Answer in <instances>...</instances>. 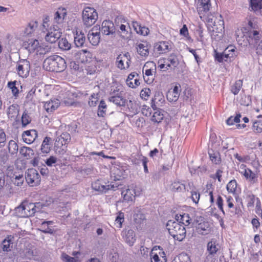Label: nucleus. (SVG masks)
Here are the masks:
<instances>
[{"mask_svg": "<svg viewBox=\"0 0 262 262\" xmlns=\"http://www.w3.org/2000/svg\"><path fill=\"white\" fill-rule=\"evenodd\" d=\"M67 67L65 60L59 55H54L47 58L43 63L45 70L50 72H61Z\"/></svg>", "mask_w": 262, "mask_h": 262, "instance_id": "f257e3e1", "label": "nucleus"}, {"mask_svg": "<svg viewBox=\"0 0 262 262\" xmlns=\"http://www.w3.org/2000/svg\"><path fill=\"white\" fill-rule=\"evenodd\" d=\"M208 29L212 32L213 35L222 34L224 31V21L222 15L208 14L205 19Z\"/></svg>", "mask_w": 262, "mask_h": 262, "instance_id": "f03ea898", "label": "nucleus"}, {"mask_svg": "<svg viewBox=\"0 0 262 262\" xmlns=\"http://www.w3.org/2000/svg\"><path fill=\"white\" fill-rule=\"evenodd\" d=\"M166 228L175 240L182 241L186 237V229L178 222L169 221L167 223Z\"/></svg>", "mask_w": 262, "mask_h": 262, "instance_id": "7ed1b4c3", "label": "nucleus"}, {"mask_svg": "<svg viewBox=\"0 0 262 262\" xmlns=\"http://www.w3.org/2000/svg\"><path fill=\"white\" fill-rule=\"evenodd\" d=\"M179 63L177 56L174 54H171L167 57L160 58L158 61V66L161 70L166 71L174 70Z\"/></svg>", "mask_w": 262, "mask_h": 262, "instance_id": "20e7f679", "label": "nucleus"}, {"mask_svg": "<svg viewBox=\"0 0 262 262\" xmlns=\"http://www.w3.org/2000/svg\"><path fill=\"white\" fill-rule=\"evenodd\" d=\"M37 211V207L34 203L28 201L23 202L15 208V213L20 217H28L33 216Z\"/></svg>", "mask_w": 262, "mask_h": 262, "instance_id": "39448f33", "label": "nucleus"}, {"mask_svg": "<svg viewBox=\"0 0 262 262\" xmlns=\"http://www.w3.org/2000/svg\"><path fill=\"white\" fill-rule=\"evenodd\" d=\"M98 18V13L93 7H86L82 12V22L86 27H90L95 24Z\"/></svg>", "mask_w": 262, "mask_h": 262, "instance_id": "423d86ee", "label": "nucleus"}, {"mask_svg": "<svg viewBox=\"0 0 262 262\" xmlns=\"http://www.w3.org/2000/svg\"><path fill=\"white\" fill-rule=\"evenodd\" d=\"M27 49L31 53H36L37 55H45L48 53L50 48L43 43H40L37 39H31L28 41Z\"/></svg>", "mask_w": 262, "mask_h": 262, "instance_id": "0eeeda50", "label": "nucleus"}, {"mask_svg": "<svg viewBox=\"0 0 262 262\" xmlns=\"http://www.w3.org/2000/svg\"><path fill=\"white\" fill-rule=\"evenodd\" d=\"M214 52L215 60L219 62L230 61L236 56V48L233 46L227 47L222 53L217 52L216 50H214Z\"/></svg>", "mask_w": 262, "mask_h": 262, "instance_id": "6e6552de", "label": "nucleus"}, {"mask_svg": "<svg viewBox=\"0 0 262 262\" xmlns=\"http://www.w3.org/2000/svg\"><path fill=\"white\" fill-rule=\"evenodd\" d=\"M235 33L237 41H239V38L244 37L247 38L249 42L253 40L257 41L260 39L259 31L255 30H249L245 27L237 29Z\"/></svg>", "mask_w": 262, "mask_h": 262, "instance_id": "1a4fd4ad", "label": "nucleus"}, {"mask_svg": "<svg viewBox=\"0 0 262 262\" xmlns=\"http://www.w3.org/2000/svg\"><path fill=\"white\" fill-rule=\"evenodd\" d=\"M71 140V137L69 133L67 132L62 133L55 140V147L56 149L59 152H65Z\"/></svg>", "mask_w": 262, "mask_h": 262, "instance_id": "9d476101", "label": "nucleus"}, {"mask_svg": "<svg viewBox=\"0 0 262 262\" xmlns=\"http://www.w3.org/2000/svg\"><path fill=\"white\" fill-rule=\"evenodd\" d=\"M45 30L47 32L45 36V39L47 42L51 43H55L58 40L62 33L60 29L55 24L52 25Z\"/></svg>", "mask_w": 262, "mask_h": 262, "instance_id": "9b49d317", "label": "nucleus"}, {"mask_svg": "<svg viewBox=\"0 0 262 262\" xmlns=\"http://www.w3.org/2000/svg\"><path fill=\"white\" fill-rule=\"evenodd\" d=\"M25 178L28 184L32 187L38 185L40 182V175L37 170L34 168H30L27 170Z\"/></svg>", "mask_w": 262, "mask_h": 262, "instance_id": "f8f14e48", "label": "nucleus"}, {"mask_svg": "<svg viewBox=\"0 0 262 262\" xmlns=\"http://www.w3.org/2000/svg\"><path fill=\"white\" fill-rule=\"evenodd\" d=\"M172 48V42L170 41H159L154 44V51L159 55L169 52Z\"/></svg>", "mask_w": 262, "mask_h": 262, "instance_id": "ddd939ff", "label": "nucleus"}, {"mask_svg": "<svg viewBox=\"0 0 262 262\" xmlns=\"http://www.w3.org/2000/svg\"><path fill=\"white\" fill-rule=\"evenodd\" d=\"M30 70V64L29 61L22 60L17 62L16 71L19 77H27L29 74Z\"/></svg>", "mask_w": 262, "mask_h": 262, "instance_id": "4468645a", "label": "nucleus"}, {"mask_svg": "<svg viewBox=\"0 0 262 262\" xmlns=\"http://www.w3.org/2000/svg\"><path fill=\"white\" fill-rule=\"evenodd\" d=\"M239 172L244 176L245 179L251 183L255 184L257 182V174L253 172L250 169L247 168L244 164H242L239 166Z\"/></svg>", "mask_w": 262, "mask_h": 262, "instance_id": "2eb2a0df", "label": "nucleus"}, {"mask_svg": "<svg viewBox=\"0 0 262 262\" xmlns=\"http://www.w3.org/2000/svg\"><path fill=\"white\" fill-rule=\"evenodd\" d=\"M130 56L129 53L120 54L116 59L117 67L121 70L129 68L130 64Z\"/></svg>", "mask_w": 262, "mask_h": 262, "instance_id": "dca6fc26", "label": "nucleus"}, {"mask_svg": "<svg viewBox=\"0 0 262 262\" xmlns=\"http://www.w3.org/2000/svg\"><path fill=\"white\" fill-rule=\"evenodd\" d=\"M74 58L78 62L88 63L92 59V54L87 50H81L74 54Z\"/></svg>", "mask_w": 262, "mask_h": 262, "instance_id": "f3484780", "label": "nucleus"}, {"mask_svg": "<svg viewBox=\"0 0 262 262\" xmlns=\"http://www.w3.org/2000/svg\"><path fill=\"white\" fill-rule=\"evenodd\" d=\"M151 262H166L165 254L162 249L153 248L150 254Z\"/></svg>", "mask_w": 262, "mask_h": 262, "instance_id": "a211bd4d", "label": "nucleus"}, {"mask_svg": "<svg viewBox=\"0 0 262 262\" xmlns=\"http://www.w3.org/2000/svg\"><path fill=\"white\" fill-rule=\"evenodd\" d=\"M67 10L66 8L60 7L57 9L54 15V24L60 25L64 22L67 15Z\"/></svg>", "mask_w": 262, "mask_h": 262, "instance_id": "6ab92c4d", "label": "nucleus"}, {"mask_svg": "<svg viewBox=\"0 0 262 262\" xmlns=\"http://www.w3.org/2000/svg\"><path fill=\"white\" fill-rule=\"evenodd\" d=\"M88 38L90 42L93 46H97L100 40V33L99 29L94 27L89 32Z\"/></svg>", "mask_w": 262, "mask_h": 262, "instance_id": "aec40b11", "label": "nucleus"}, {"mask_svg": "<svg viewBox=\"0 0 262 262\" xmlns=\"http://www.w3.org/2000/svg\"><path fill=\"white\" fill-rule=\"evenodd\" d=\"M211 4L210 0H198L196 9L201 19L202 18V15L208 12L211 8Z\"/></svg>", "mask_w": 262, "mask_h": 262, "instance_id": "412c9836", "label": "nucleus"}, {"mask_svg": "<svg viewBox=\"0 0 262 262\" xmlns=\"http://www.w3.org/2000/svg\"><path fill=\"white\" fill-rule=\"evenodd\" d=\"M196 231L200 234L206 235L211 231V227L208 222L201 220L195 227Z\"/></svg>", "mask_w": 262, "mask_h": 262, "instance_id": "4be33fe9", "label": "nucleus"}, {"mask_svg": "<svg viewBox=\"0 0 262 262\" xmlns=\"http://www.w3.org/2000/svg\"><path fill=\"white\" fill-rule=\"evenodd\" d=\"M112 187L110 185H106L104 181L99 179L92 183V189L101 193L106 192Z\"/></svg>", "mask_w": 262, "mask_h": 262, "instance_id": "5701e85b", "label": "nucleus"}, {"mask_svg": "<svg viewBox=\"0 0 262 262\" xmlns=\"http://www.w3.org/2000/svg\"><path fill=\"white\" fill-rule=\"evenodd\" d=\"M121 235L123 238L129 246H133L136 240L135 233L134 231L131 229H124L122 231Z\"/></svg>", "mask_w": 262, "mask_h": 262, "instance_id": "b1692460", "label": "nucleus"}, {"mask_svg": "<svg viewBox=\"0 0 262 262\" xmlns=\"http://www.w3.org/2000/svg\"><path fill=\"white\" fill-rule=\"evenodd\" d=\"M37 136V132L35 129H30L24 132L22 135V137L25 143L30 144L35 140Z\"/></svg>", "mask_w": 262, "mask_h": 262, "instance_id": "393cba45", "label": "nucleus"}, {"mask_svg": "<svg viewBox=\"0 0 262 262\" xmlns=\"http://www.w3.org/2000/svg\"><path fill=\"white\" fill-rule=\"evenodd\" d=\"M101 32L104 35H110L115 32L113 23L110 20H104L101 25Z\"/></svg>", "mask_w": 262, "mask_h": 262, "instance_id": "a878e982", "label": "nucleus"}, {"mask_svg": "<svg viewBox=\"0 0 262 262\" xmlns=\"http://www.w3.org/2000/svg\"><path fill=\"white\" fill-rule=\"evenodd\" d=\"M150 64L153 65L154 63L152 62H146L143 68V70H144V72L143 73V78L145 81L148 84L151 83L154 79L153 70L147 68L148 65Z\"/></svg>", "mask_w": 262, "mask_h": 262, "instance_id": "bb28decb", "label": "nucleus"}, {"mask_svg": "<svg viewBox=\"0 0 262 262\" xmlns=\"http://www.w3.org/2000/svg\"><path fill=\"white\" fill-rule=\"evenodd\" d=\"M180 87V85H175L168 91L166 94V97L169 101L175 102L178 99L180 95L179 90Z\"/></svg>", "mask_w": 262, "mask_h": 262, "instance_id": "cd10ccee", "label": "nucleus"}, {"mask_svg": "<svg viewBox=\"0 0 262 262\" xmlns=\"http://www.w3.org/2000/svg\"><path fill=\"white\" fill-rule=\"evenodd\" d=\"M164 102L165 99L162 93L160 92H157L152 99L151 106L155 110L157 107L162 106Z\"/></svg>", "mask_w": 262, "mask_h": 262, "instance_id": "c85d7f7f", "label": "nucleus"}, {"mask_svg": "<svg viewBox=\"0 0 262 262\" xmlns=\"http://www.w3.org/2000/svg\"><path fill=\"white\" fill-rule=\"evenodd\" d=\"M208 153L209 159L213 164L220 165L222 163L221 154L217 150L210 148L208 150Z\"/></svg>", "mask_w": 262, "mask_h": 262, "instance_id": "c756f323", "label": "nucleus"}, {"mask_svg": "<svg viewBox=\"0 0 262 262\" xmlns=\"http://www.w3.org/2000/svg\"><path fill=\"white\" fill-rule=\"evenodd\" d=\"M126 83L129 88H136L140 84L138 75L135 72L130 73L126 79Z\"/></svg>", "mask_w": 262, "mask_h": 262, "instance_id": "7c9ffc66", "label": "nucleus"}, {"mask_svg": "<svg viewBox=\"0 0 262 262\" xmlns=\"http://www.w3.org/2000/svg\"><path fill=\"white\" fill-rule=\"evenodd\" d=\"M109 101L119 106H125L127 102L126 99L122 96L121 93L111 96L109 98Z\"/></svg>", "mask_w": 262, "mask_h": 262, "instance_id": "2f4dec72", "label": "nucleus"}, {"mask_svg": "<svg viewBox=\"0 0 262 262\" xmlns=\"http://www.w3.org/2000/svg\"><path fill=\"white\" fill-rule=\"evenodd\" d=\"M85 42V37L81 31L76 30L74 35V43L77 47H82Z\"/></svg>", "mask_w": 262, "mask_h": 262, "instance_id": "473e14b6", "label": "nucleus"}, {"mask_svg": "<svg viewBox=\"0 0 262 262\" xmlns=\"http://www.w3.org/2000/svg\"><path fill=\"white\" fill-rule=\"evenodd\" d=\"M51 141L52 139L49 137H46L44 138L40 147L42 154H48L50 152L52 147Z\"/></svg>", "mask_w": 262, "mask_h": 262, "instance_id": "72a5a7b5", "label": "nucleus"}, {"mask_svg": "<svg viewBox=\"0 0 262 262\" xmlns=\"http://www.w3.org/2000/svg\"><path fill=\"white\" fill-rule=\"evenodd\" d=\"M207 251L210 255H214L217 253L220 249V246L215 239H212L207 244Z\"/></svg>", "mask_w": 262, "mask_h": 262, "instance_id": "f704fd0d", "label": "nucleus"}, {"mask_svg": "<svg viewBox=\"0 0 262 262\" xmlns=\"http://www.w3.org/2000/svg\"><path fill=\"white\" fill-rule=\"evenodd\" d=\"M60 105L59 100H51L46 102L44 104V108L48 113H51L57 109Z\"/></svg>", "mask_w": 262, "mask_h": 262, "instance_id": "c9c22d12", "label": "nucleus"}, {"mask_svg": "<svg viewBox=\"0 0 262 262\" xmlns=\"http://www.w3.org/2000/svg\"><path fill=\"white\" fill-rule=\"evenodd\" d=\"M19 114L18 105L12 104L10 105L7 111V115L9 119L11 120H16Z\"/></svg>", "mask_w": 262, "mask_h": 262, "instance_id": "e433bc0d", "label": "nucleus"}, {"mask_svg": "<svg viewBox=\"0 0 262 262\" xmlns=\"http://www.w3.org/2000/svg\"><path fill=\"white\" fill-rule=\"evenodd\" d=\"M261 115L257 116V118L252 120V129L253 132L256 134L261 133L262 132V119Z\"/></svg>", "mask_w": 262, "mask_h": 262, "instance_id": "4c0bfd02", "label": "nucleus"}, {"mask_svg": "<svg viewBox=\"0 0 262 262\" xmlns=\"http://www.w3.org/2000/svg\"><path fill=\"white\" fill-rule=\"evenodd\" d=\"M122 195L123 196L124 200L129 202L132 201L135 196L139 194H136L134 189L128 188L122 192Z\"/></svg>", "mask_w": 262, "mask_h": 262, "instance_id": "58836bf2", "label": "nucleus"}, {"mask_svg": "<svg viewBox=\"0 0 262 262\" xmlns=\"http://www.w3.org/2000/svg\"><path fill=\"white\" fill-rule=\"evenodd\" d=\"M133 26L136 32L140 35L146 36L149 33V30L147 27L142 26L137 21L133 22Z\"/></svg>", "mask_w": 262, "mask_h": 262, "instance_id": "ea45409f", "label": "nucleus"}, {"mask_svg": "<svg viewBox=\"0 0 262 262\" xmlns=\"http://www.w3.org/2000/svg\"><path fill=\"white\" fill-rule=\"evenodd\" d=\"M137 50L141 56L146 57L149 54V46L146 42L140 43L138 45Z\"/></svg>", "mask_w": 262, "mask_h": 262, "instance_id": "a19ab883", "label": "nucleus"}, {"mask_svg": "<svg viewBox=\"0 0 262 262\" xmlns=\"http://www.w3.org/2000/svg\"><path fill=\"white\" fill-rule=\"evenodd\" d=\"M177 222L184 226H188L190 224L191 221L189 215L187 213H183V214H177L176 215Z\"/></svg>", "mask_w": 262, "mask_h": 262, "instance_id": "79ce46f5", "label": "nucleus"}, {"mask_svg": "<svg viewBox=\"0 0 262 262\" xmlns=\"http://www.w3.org/2000/svg\"><path fill=\"white\" fill-rule=\"evenodd\" d=\"M250 6L252 10L262 15V0H250Z\"/></svg>", "mask_w": 262, "mask_h": 262, "instance_id": "37998d69", "label": "nucleus"}, {"mask_svg": "<svg viewBox=\"0 0 262 262\" xmlns=\"http://www.w3.org/2000/svg\"><path fill=\"white\" fill-rule=\"evenodd\" d=\"M127 108L128 109V115L133 116L137 114L138 112V106L136 102L129 100L127 103Z\"/></svg>", "mask_w": 262, "mask_h": 262, "instance_id": "c03bdc74", "label": "nucleus"}, {"mask_svg": "<svg viewBox=\"0 0 262 262\" xmlns=\"http://www.w3.org/2000/svg\"><path fill=\"white\" fill-rule=\"evenodd\" d=\"M13 243L11 241V236H7L2 242V248L4 251H10L12 247Z\"/></svg>", "mask_w": 262, "mask_h": 262, "instance_id": "a18cd8bd", "label": "nucleus"}, {"mask_svg": "<svg viewBox=\"0 0 262 262\" xmlns=\"http://www.w3.org/2000/svg\"><path fill=\"white\" fill-rule=\"evenodd\" d=\"M53 222L52 221H44L41 224V228L42 231L44 233H52L54 231V229L51 227Z\"/></svg>", "mask_w": 262, "mask_h": 262, "instance_id": "49530a36", "label": "nucleus"}, {"mask_svg": "<svg viewBox=\"0 0 262 262\" xmlns=\"http://www.w3.org/2000/svg\"><path fill=\"white\" fill-rule=\"evenodd\" d=\"M17 83V81L14 80L13 81H9L7 84L8 88L11 90L13 96L15 98L17 97L19 94V90L16 86Z\"/></svg>", "mask_w": 262, "mask_h": 262, "instance_id": "de8ad7c7", "label": "nucleus"}, {"mask_svg": "<svg viewBox=\"0 0 262 262\" xmlns=\"http://www.w3.org/2000/svg\"><path fill=\"white\" fill-rule=\"evenodd\" d=\"M226 188L228 193L235 194L237 189L236 181L234 179L230 181L227 184Z\"/></svg>", "mask_w": 262, "mask_h": 262, "instance_id": "09e8293b", "label": "nucleus"}, {"mask_svg": "<svg viewBox=\"0 0 262 262\" xmlns=\"http://www.w3.org/2000/svg\"><path fill=\"white\" fill-rule=\"evenodd\" d=\"M243 81L242 80H236L231 86V92L234 95H237L243 86Z\"/></svg>", "mask_w": 262, "mask_h": 262, "instance_id": "8fccbe9b", "label": "nucleus"}, {"mask_svg": "<svg viewBox=\"0 0 262 262\" xmlns=\"http://www.w3.org/2000/svg\"><path fill=\"white\" fill-rule=\"evenodd\" d=\"M107 105L105 102L103 100L100 101L99 105L98 106L97 115L99 117H103L105 116L106 112Z\"/></svg>", "mask_w": 262, "mask_h": 262, "instance_id": "3c124183", "label": "nucleus"}, {"mask_svg": "<svg viewBox=\"0 0 262 262\" xmlns=\"http://www.w3.org/2000/svg\"><path fill=\"white\" fill-rule=\"evenodd\" d=\"M8 148L9 152L12 155L16 154L18 152V146L17 143L13 140L9 142Z\"/></svg>", "mask_w": 262, "mask_h": 262, "instance_id": "603ef678", "label": "nucleus"}, {"mask_svg": "<svg viewBox=\"0 0 262 262\" xmlns=\"http://www.w3.org/2000/svg\"><path fill=\"white\" fill-rule=\"evenodd\" d=\"M100 96L98 93L92 94L89 98V105L90 106H95L100 99Z\"/></svg>", "mask_w": 262, "mask_h": 262, "instance_id": "864d4df0", "label": "nucleus"}, {"mask_svg": "<svg viewBox=\"0 0 262 262\" xmlns=\"http://www.w3.org/2000/svg\"><path fill=\"white\" fill-rule=\"evenodd\" d=\"M163 118V114L160 111L157 110L154 112L152 116L151 120L154 122L159 123L161 122Z\"/></svg>", "mask_w": 262, "mask_h": 262, "instance_id": "5fc2aeb1", "label": "nucleus"}, {"mask_svg": "<svg viewBox=\"0 0 262 262\" xmlns=\"http://www.w3.org/2000/svg\"><path fill=\"white\" fill-rule=\"evenodd\" d=\"M19 152L23 157L29 158L33 155V150L30 147L24 146L20 148Z\"/></svg>", "mask_w": 262, "mask_h": 262, "instance_id": "6e6d98bb", "label": "nucleus"}, {"mask_svg": "<svg viewBox=\"0 0 262 262\" xmlns=\"http://www.w3.org/2000/svg\"><path fill=\"white\" fill-rule=\"evenodd\" d=\"M38 23L35 20L31 21L26 29L25 33L27 34H31L37 28Z\"/></svg>", "mask_w": 262, "mask_h": 262, "instance_id": "4d7b16f0", "label": "nucleus"}, {"mask_svg": "<svg viewBox=\"0 0 262 262\" xmlns=\"http://www.w3.org/2000/svg\"><path fill=\"white\" fill-rule=\"evenodd\" d=\"M59 47L63 50H68L71 48V44L66 38H62L58 42Z\"/></svg>", "mask_w": 262, "mask_h": 262, "instance_id": "13d9d810", "label": "nucleus"}, {"mask_svg": "<svg viewBox=\"0 0 262 262\" xmlns=\"http://www.w3.org/2000/svg\"><path fill=\"white\" fill-rule=\"evenodd\" d=\"M124 221V215L122 212H119L115 219V224L117 227L120 228L122 226V223Z\"/></svg>", "mask_w": 262, "mask_h": 262, "instance_id": "bf43d9fd", "label": "nucleus"}, {"mask_svg": "<svg viewBox=\"0 0 262 262\" xmlns=\"http://www.w3.org/2000/svg\"><path fill=\"white\" fill-rule=\"evenodd\" d=\"M255 201V196L253 194H250L246 197L247 206L248 208H252L254 206Z\"/></svg>", "mask_w": 262, "mask_h": 262, "instance_id": "052dcab7", "label": "nucleus"}, {"mask_svg": "<svg viewBox=\"0 0 262 262\" xmlns=\"http://www.w3.org/2000/svg\"><path fill=\"white\" fill-rule=\"evenodd\" d=\"M61 258L62 260L64 262H79V260L78 258L71 257L66 253H62Z\"/></svg>", "mask_w": 262, "mask_h": 262, "instance_id": "680f3d73", "label": "nucleus"}, {"mask_svg": "<svg viewBox=\"0 0 262 262\" xmlns=\"http://www.w3.org/2000/svg\"><path fill=\"white\" fill-rule=\"evenodd\" d=\"M150 94V90L149 88H145L140 92V97L142 99L147 100Z\"/></svg>", "mask_w": 262, "mask_h": 262, "instance_id": "e2e57ef3", "label": "nucleus"}, {"mask_svg": "<svg viewBox=\"0 0 262 262\" xmlns=\"http://www.w3.org/2000/svg\"><path fill=\"white\" fill-rule=\"evenodd\" d=\"M191 198L194 203L198 204L200 198L199 192L197 190H192L191 192Z\"/></svg>", "mask_w": 262, "mask_h": 262, "instance_id": "0e129e2a", "label": "nucleus"}, {"mask_svg": "<svg viewBox=\"0 0 262 262\" xmlns=\"http://www.w3.org/2000/svg\"><path fill=\"white\" fill-rule=\"evenodd\" d=\"M224 201L222 196L220 195H218L216 200V205L217 206L219 210L225 215V211L223 207Z\"/></svg>", "mask_w": 262, "mask_h": 262, "instance_id": "69168bd1", "label": "nucleus"}, {"mask_svg": "<svg viewBox=\"0 0 262 262\" xmlns=\"http://www.w3.org/2000/svg\"><path fill=\"white\" fill-rule=\"evenodd\" d=\"M223 171L221 169H218L214 174L210 176V178L213 180L217 179L219 182L222 181V177Z\"/></svg>", "mask_w": 262, "mask_h": 262, "instance_id": "338daca9", "label": "nucleus"}, {"mask_svg": "<svg viewBox=\"0 0 262 262\" xmlns=\"http://www.w3.org/2000/svg\"><path fill=\"white\" fill-rule=\"evenodd\" d=\"M31 119L29 116L26 113H24L21 117V123L23 126H25L30 123Z\"/></svg>", "mask_w": 262, "mask_h": 262, "instance_id": "774afa93", "label": "nucleus"}]
</instances>
